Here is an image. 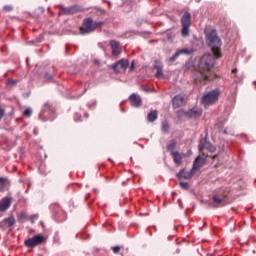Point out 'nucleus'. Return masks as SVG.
<instances>
[{
  "instance_id": "nucleus-1",
  "label": "nucleus",
  "mask_w": 256,
  "mask_h": 256,
  "mask_svg": "<svg viewBox=\"0 0 256 256\" xmlns=\"http://www.w3.org/2000/svg\"><path fill=\"white\" fill-rule=\"evenodd\" d=\"M206 41L209 47H211L212 53L215 57H221V39L217 35V31H215L211 27H207L205 29Z\"/></svg>"
},
{
  "instance_id": "nucleus-2",
  "label": "nucleus",
  "mask_w": 256,
  "mask_h": 256,
  "mask_svg": "<svg viewBox=\"0 0 256 256\" xmlns=\"http://www.w3.org/2000/svg\"><path fill=\"white\" fill-rule=\"evenodd\" d=\"M215 65V58L211 54H205L199 61V72L202 75L203 81H209L207 73L213 69Z\"/></svg>"
},
{
  "instance_id": "nucleus-3",
  "label": "nucleus",
  "mask_w": 256,
  "mask_h": 256,
  "mask_svg": "<svg viewBox=\"0 0 256 256\" xmlns=\"http://www.w3.org/2000/svg\"><path fill=\"white\" fill-rule=\"evenodd\" d=\"M221 92H219L218 89L212 90L210 92H207L206 94H203L201 98V103L204 105V107H209L210 105H215L219 101V95Z\"/></svg>"
},
{
  "instance_id": "nucleus-4",
  "label": "nucleus",
  "mask_w": 256,
  "mask_h": 256,
  "mask_svg": "<svg viewBox=\"0 0 256 256\" xmlns=\"http://www.w3.org/2000/svg\"><path fill=\"white\" fill-rule=\"evenodd\" d=\"M103 27V22H93L91 18L84 20L83 26L80 28L82 34L93 33V31Z\"/></svg>"
},
{
  "instance_id": "nucleus-5",
  "label": "nucleus",
  "mask_w": 256,
  "mask_h": 256,
  "mask_svg": "<svg viewBox=\"0 0 256 256\" xmlns=\"http://www.w3.org/2000/svg\"><path fill=\"white\" fill-rule=\"evenodd\" d=\"M203 114V110L200 108H193L188 112L184 110L178 111V117H189V119H199V117Z\"/></svg>"
},
{
  "instance_id": "nucleus-6",
  "label": "nucleus",
  "mask_w": 256,
  "mask_h": 256,
  "mask_svg": "<svg viewBox=\"0 0 256 256\" xmlns=\"http://www.w3.org/2000/svg\"><path fill=\"white\" fill-rule=\"evenodd\" d=\"M182 23V36L189 37V27H191V14L185 12L181 18Z\"/></svg>"
},
{
  "instance_id": "nucleus-7",
  "label": "nucleus",
  "mask_w": 256,
  "mask_h": 256,
  "mask_svg": "<svg viewBox=\"0 0 256 256\" xmlns=\"http://www.w3.org/2000/svg\"><path fill=\"white\" fill-rule=\"evenodd\" d=\"M216 149L217 148H215L213 144L207 141L201 142L199 145L200 153H202L206 157H209V154H207V151H210V153H215Z\"/></svg>"
},
{
  "instance_id": "nucleus-8",
  "label": "nucleus",
  "mask_w": 256,
  "mask_h": 256,
  "mask_svg": "<svg viewBox=\"0 0 256 256\" xmlns=\"http://www.w3.org/2000/svg\"><path fill=\"white\" fill-rule=\"evenodd\" d=\"M45 241V236L39 234L25 241L26 247H37V245H41Z\"/></svg>"
},
{
  "instance_id": "nucleus-9",
  "label": "nucleus",
  "mask_w": 256,
  "mask_h": 256,
  "mask_svg": "<svg viewBox=\"0 0 256 256\" xmlns=\"http://www.w3.org/2000/svg\"><path fill=\"white\" fill-rule=\"evenodd\" d=\"M171 155L173 157V161L175 165L181 167L183 165L184 157H187V154L180 153L179 151H172ZM191 155V152L188 153V156Z\"/></svg>"
},
{
  "instance_id": "nucleus-10",
  "label": "nucleus",
  "mask_w": 256,
  "mask_h": 256,
  "mask_svg": "<svg viewBox=\"0 0 256 256\" xmlns=\"http://www.w3.org/2000/svg\"><path fill=\"white\" fill-rule=\"evenodd\" d=\"M213 205L212 207H217V205H225L227 203V195L225 193L220 192L213 196Z\"/></svg>"
},
{
  "instance_id": "nucleus-11",
  "label": "nucleus",
  "mask_w": 256,
  "mask_h": 256,
  "mask_svg": "<svg viewBox=\"0 0 256 256\" xmlns=\"http://www.w3.org/2000/svg\"><path fill=\"white\" fill-rule=\"evenodd\" d=\"M127 67H129V60L121 59L120 61L116 62L115 65H113L112 69H114L116 73H121L125 71Z\"/></svg>"
},
{
  "instance_id": "nucleus-12",
  "label": "nucleus",
  "mask_w": 256,
  "mask_h": 256,
  "mask_svg": "<svg viewBox=\"0 0 256 256\" xmlns=\"http://www.w3.org/2000/svg\"><path fill=\"white\" fill-rule=\"evenodd\" d=\"M185 103H187V96L180 94V95H176L173 98V107L175 109L179 108V107H183V105H185Z\"/></svg>"
},
{
  "instance_id": "nucleus-13",
  "label": "nucleus",
  "mask_w": 256,
  "mask_h": 256,
  "mask_svg": "<svg viewBox=\"0 0 256 256\" xmlns=\"http://www.w3.org/2000/svg\"><path fill=\"white\" fill-rule=\"evenodd\" d=\"M154 69H156V77L157 79H163L165 75L163 74V64L159 61H155L154 63Z\"/></svg>"
},
{
  "instance_id": "nucleus-14",
  "label": "nucleus",
  "mask_w": 256,
  "mask_h": 256,
  "mask_svg": "<svg viewBox=\"0 0 256 256\" xmlns=\"http://www.w3.org/2000/svg\"><path fill=\"white\" fill-rule=\"evenodd\" d=\"M195 170H193V168H192V170H182L179 174H178V179H179V181H183V179H191V177H193V172H194Z\"/></svg>"
},
{
  "instance_id": "nucleus-15",
  "label": "nucleus",
  "mask_w": 256,
  "mask_h": 256,
  "mask_svg": "<svg viewBox=\"0 0 256 256\" xmlns=\"http://www.w3.org/2000/svg\"><path fill=\"white\" fill-rule=\"evenodd\" d=\"M190 53H191V51H189V49L178 50L172 57H170L169 61H170V63H175V61L177 60V57H179V55H189Z\"/></svg>"
},
{
  "instance_id": "nucleus-16",
  "label": "nucleus",
  "mask_w": 256,
  "mask_h": 256,
  "mask_svg": "<svg viewBox=\"0 0 256 256\" xmlns=\"http://www.w3.org/2000/svg\"><path fill=\"white\" fill-rule=\"evenodd\" d=\"M130 103L133 105V107H141V96L132 94L130 96Z\"/></svg>"
},
{
  "instance_id": "nucleus-17",
  "label": "nucleus",
  "mask_w": 256,
  "mask_h": 256,
  "mask_svg": "<svg viewBox=\"0 0 256 256\" xmlns=\"http://www.w3.org/2000/svg\"><path fill=\"white\" fill-rule=\"evenodd\" d=\"M11 207V199L4 198L0 201V211H7V209Z\"/></svg>"
},
{
  "instance_id": "nucleus-18",
  "label": "nucleus",
  "mask_w": 256,
  "mask_h": 256,
  "mask_svg": "<svg viewBox=\"0 0 256 256\" xmlns=\"http://www.w3.org/2000/svg\"><path fill=\"white\" fill-rule=\"evenodd\" d=\"M77 12V8L75 7H61V12L59 13V15H73V13Z\"/></svg>"
},
{
  "instance_id": "nucleus-19",
  "label": "nucleus",
  "mask_w": 256,
  "mask_h": 256,
  "mask_svg": "<svg viewBox=\"0 0 256 256\" xmlns=\"http://www.w3.org/2000/svg\"><path fill=\"white\" fill-rule=\"evenodd\" d=\"M110 45H111V48H112V54L113 55H119V53H121V47L119 46V42L111 41Z\"/></svg>"
},
{
  "instance_id": "nucleus-20",
  "label": "nucleus",
  "mask_w": 256,
  "mask_h": 256,
  "mask_svg": "<svg viewBox=\"0 0 256 256\" xmlns=\"http://www.w3.org/2000/svg\"><path fill=\"white\" fill-rule=\"evenodd\" d=\"M203 165H205V158L198 156L194 162L193 170L195 171V169H199L203 167Z\"/></svg>"
},
{
  "instance_id": "nucleus-21",
  "label": "nucleus",
  "mask_w": 256,
  "mask_h": 256,
  "mask_svg": "<svg viewBox=\"0 0 256 256\" xmlns=\"http://www.w3.org/2000/svg\"><path fill=\"white\" fill-rule=\"evenodd\" d=\"M157 117H158L157 110H152L148 114L147 119H148L149 123H153L154 121H157Z\"/></svg>"
},
{
  "instance_id": "nucleus-22",
  "label": "nucleus",
  "mask_w": 256,
  "mask_h": 256,
  "mask_svg": "<svg viewBox=\"0 0 256 256\" xmlns=\"http://www.w3.org/2000/svg\"><path fill=\"white\" fill-rule=\"evenodd\" d=\"M175 147H177V141L171 140L167 145V150L173 152V151H175Z\"/></svg>"
},
{
  "instance_id": "nucleus-23",
  "label": "nucleus",
  "mask_w": 256,
  "mask_h": 256,
  "mask_svg": "<svg viewBox=\"0 0 256 256\" xmlns=\"http://www.w3.org/2000/svg\"><path fill=\"white\" fill-rule=\"evenodd\" d=\"M5 187H7V179L0 178V192L5 191Z\"/></svg>"
},
{
  "instance_id": "nucleus-24",
  "label": "nucleus",
  "mask_w": 256,
  "mask_h": 256,
  "mask_svg": "<svg viewBox=\"0 0 256 256\" xmlns=\"http://www.w3.org/2000/svg\"><path fill=\"white\" fill-rule=\"evenodd\" d=\"M8 227L15 225V217L11 216L5 219Z\"/></svg>"
},
{
  "instance_id": "nucleus-25",
  "label": "nucleus",
  "mask_w": 256,
  "mask_h": 256,
  "mask_svg": "<svg viewBox=\"0 0 256 256\" xmlns=\"http://www.w3.org/2000/svg\"><path fill=\"white\" fill-rule=\"evenodd\" d=\"M8 227L15 225V217L11 216L5 219Z\"/></svg>"
},
{
  "instance_id": "nucleus-26",
  "label": "nucleus",
  "mask_w": 256,
  "mask_h": 256,
  "mask_svg": "<svg viewBox=\"0 0 256 256\" xmlns=\"http://www.w3.org/2000/svg\"><path fill=\"white\" fill-rule=\"evenodd\" d=\"M23 115L24 117H31V115H33V110L31 108H27L24 110Z\"/></svg>"
},
{
  "instance_id": "nucleus-27",
  "label": "nucleus",
  "mask_w": 256,
  "mask_h": 256,
  "mask_svg": "<svg viewBox=\"0 0 256 256\" xmlns=\"http://www.w3.org/2000/svg\"><path fill=\"white\" fill-rule=\"evenodd\" d=\"M162 131H164V133H167V131H169V123L167 122L162 123Z\"/></svg>"
},
{
  "instance_id": "nucleus-28",
  "label": "nucleus",
  "mask_w": 256,
  "mask_h": 256,
  "mask_svg": "<svg viewBox=\"0 0 256 256\" xmlns=\"http://www.w3.org/2000/svg\"><path fill=\"white\" fill-rule=\"evenodd\" d=\"M0 228L1 229H9V226L7 225V221L3 220L2 222H0Z\"/></svg>"
},
{
  "instance_id": "nucleus-29",
  "label": "nucleus",
  "mask_w": 256,
  "mask_h": 256,
  "mask_svg": "<svg viewBox=\"0 0 256 256\" xmlns=\"http://www.w3.org/2000/svg\"><path fill=\"white\" fill-rule=\"evenodd\" d=\"M180 187L182 189H189V183H187V182H180Z\"/></svg>"
},
{
  "instance_id": "nucleus-30",
  "label": "nucleus",
  "mask_w": 256,
  "mask_h": 256,
  "mask_svg": "<svg viewBox=\"0 0 256 256\" xmlns=\"http://www.w3.org/2000/svg\"><path fill=\"white\" fill-rule=\"evenodd\" d=\"M5 117V110L0 106V121Z\"/></svg>"
},
{
  "instance_id": "nucleus-31",
  "label": "nucleus",
  "mask_w": 256,
  "mask_h": 256,
  "mask_svg": "<svg viewBox=\"0 0 256 256\" xmlns=\"http://www.w3.org/2000/svg\"><path fill=\"white\" fill-rule=\"evenodd\" d=\"M112 251H113V253H119L121 251V247L120 246H114L112 248Z\"/></svg>"
},
{
  "instance_id": "nucleus-32",
  "label": "nucleus",
  "mask_w": 256,
  "mask_h": 256,
  "mask_svg": "<svg viewBox=\"0 0 256 256\" xmlns=\"http://www.w3.org/2000/svg\"><path fill=\"white\" fill-rule=\"evenodd\" d=\"M3 9L4 11H13V6L6 5Z\"/></svg>"
},
{
  "instance_id": "nucleus-33",
  "label": "nucleus",
  "mask_w": 256,
  "mask_h": 256,
  "mask_svg": "<svg viewBox=\"0 0 256 256\" xmlns=\"http://www.w3.org/2000/svg\"><path fill=\"white\" fill-rule=\"evenodd\" d=\"M45 77H46V79H49V81H51V79H53V74H51V73H46V74H45Z\"/></svg>"
},
{
  "instance_id": "nucleus-34",
  "label": "nucleus",
  "mask_w": 256,
  "mask_h": 256,
  "mask_svg": "<svg viewBox=\"0 0 256 256\" xmlns=\"http://www.w3.org/2000/svg\"><path fill=\"white\" fill-rule=\"evenodd\" d=\"M8 85H17V80H9Z\"/></svg>"
},
{
  "instance_id": "nucleus-35",
  "label": "nucleus",
  "mask_w": 256,
  "mask_h": 256,
  "mask_svg": "<svg viewBox=\"0 0 256 256\" xmlns=\"http://www.w3.org/2000/svg\"><path fill=\"white\" fill-rule=\"evenodd\" d=\"M134 69H135V60H133L131 63L130 71H134Z\"/></svg>"
},
{
  "instance_id": "nucleus-36",
  "label": "nucleus",
  "mask_w": 256,
  "mask_h": 256,
  "mask_svg": "<svg viewBox=\"0 0 256 256\" xmlns=\"http://www.w3.org/2000/svg\"><path fill=\"white\" fill-rule=\"evenodd\" d=\"M232 73H237V69H233V70H232Z\"/></svg>"
},
{
  "instance_id": "nucleus-37",
  "label": "nucleus",
  "mask_w": 256,
  "mask_h": 256,
  "mask_svg": "<svg viewBox=\"0 0 256 256\" xmlns=\"http://www.w3.org/2000/svg\"><path fill=\"white\" fill-rule=\"evenodd\" d=\"M212 159H217V155L212 156Z\"/></svg>"
},
{
  "instance_id": "nucleus-38",
  "label": "nucleus",
  "mask_w": 256,
  "mask_h": 256,
  "mask_svg": "<svg viewBox=\"0 0 256 256\" xmlns=\"http://www.w3.org/2000/svg\"><path fill=\"white\" fill-rule=\"evenodd\" d=\"M95 63L99 64V61L96 60Z\"/></svg>"
}]
</instances>
